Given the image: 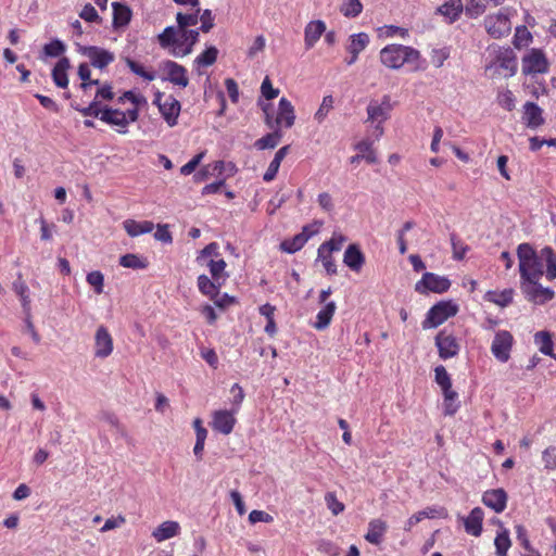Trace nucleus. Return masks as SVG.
<instances>
[{
    "instance_id": "f257e3e1",
    "label": "nucleus",
    "mask_w": 556,
    "mask_h": 556,
    "mask_svg": "<svg viewBox=\"0 0 556 556\" xmlns=\"http://www.w3.org/2000/svg\"><path fill=\"white\" fill-rule=\"evenodd\" d=\"M199 40V29H185L177 26H167L159 34L157 41L175 58H184L193 51Z\"/></svg>"
},
{
    "instance_id": "f03ea898",
    "label": "nucleus",
    "mask_w": 556,
    "mask_h": 556,
    "mask_svg": "<svg viewBox=\"0 0 556 556\" xmlns=\"http://www.w3.org/2000/svg\"><path fill=\"white\" fill-rule=\"evenodd\" d=\"M381 63L392 70H399L404 64L410 65L412 71L419 72L426 70V60L420 52L409 46L388 45L380 51Z\"/></svg>"
},
{
    "instance_id": "7ed1b4c3",
    "label": "nucleus",
    "mask_w": 556,
    "mask_h": 556,
    "mask_svg": "<svg viewBox=\"0 0 556 556\" xmlns=\"http://www.w3.org/2000/svg\"><path fill=\"white\" fill-rule=\"evenodd\" d=\"M519 261L520 281L541 279L544 275L542 257L529 243H521L517 248Z\"/></svg>"
},
{
    "instance_id": "20e7f679",
    "label": "nucleus",
    "mask_w": 556,
    "mask_h": 556,
    "mask_svg": "<svg viewBox=\"0 0 556 556\" xmlns=\"http://www.w3.org/2000/svg\"><path fill=\"white\" fill-rule=\"evenodd\" d=\"M490 56L491 60L485 65V71L505 78L513 77L517 73V56L510 48L496 47L490 52Z\"/></svg>"
},
{
    "instance_id": "39448f33",
    "label": "nucleus",
    "mask_w": 556,
    "mask_h": 556,
    "mask_svg": "<svg viewBox=\"0 0 556 556\" xmlns=\"http://www.w3.org/2000/svg\"><path fill=\"white\" fill-rule=\"evenodd\" d=\"M392 110L393 104L388 94H384L380 100H370L367 105V122L375 124V132L378 139L383 135L382 124L390 118Z\"/></svg>"
},
{
    "instance_id": "423d86ee",
    "label": "nucleus",
    "mask_w": 556,
    "mask_h": 556,
    "mask_svg": "<svg viewBox=\"0 0 556 556\" xmlns=\"http://www.w3.org/2000/svg\"><path fill=\"white\" fill-rule=\"evenodd\" d=\"M458 312V305L453 301H440L434 304L427 313L422 321L424 329L437 328L455 316Z\"/></svg>"
},
{
    "instance_id": "0eeeda50",
    "label": "nucleus",
    "mask_w": 556,
    "mask_h": 556,
    "mask_svg": "<svg viewBox=\"0 0 556 556\" xmlns=\"http://www.w3.org/2000/svg\"><path fill=\"white\" fill-rule=\"evenodd\" d=\"M539 280L540 279H530L520 281V289L529 302L535 305H544L554 299L555 291L552 288L543 287Z\"/></svg>"
},
{
    "instance_id": "6e6552de",
    "label": "nucleus",
    "mask_w": 556,
    "mask_h": 556,
    "mask_svg": "<svg viewBox=\"0 0 556 556\" xmlns=\"http://www.w3.org/2000/svg\"><path fill=\"white\" fill-rule=\"evenodd\" d=\"M270 104H266L263 106V111L266 114V124L270 127L276 126V129H280L281 127L290 128L293 126L295 121V113L292 103L286 99L281 98L278 103V112L277 116L271 123V116L269 114Z\"/></svg>"
},
{
    "instance_id": "1a4fd4ad",
    "label": "nucleus",
    "mask_w": 556,
    "mask_h": 556,
    "mask_svg": "<svg viewBox=\"0 0 556 556\" xmlns=\"http://www.w3.org/2000/svg\"><path fill=\"white\" fill-rule=\"evenodd\" d=\"M549 70V62L543 50L530 49L521 59V71L523 75L545 74Z\"/></svg>"
},
{
    "instance_id": "9d476101",
    "label": "nucleus",
    "mask_w": 556,
    "mask_h": 556,
    "mask_svg": "<svg viewBox=\"0 0 556 556\" xmlns=\"http://www.w3.org/2000/svg\"><path fill=\"white\" fill-rule=\"evenodd\" d=\"M483 25L486 33L495 39L506 37L511 31L510 18L504 11L486 15L483 20Z\"/></svg>"
},
{
    "instance_id": "9b49d317",
    "label": "nucleus",
    "mask_w": 556,
    "mask_h": 556,
    "mask_svg": "<svg viewBox=\"0 0 556 556\" xmlns=\"http://www.w3.org/2000/svg\"><path fill=\"white\" fill-rule=\"evenodd\" d=\"M451 286L446 277L435 275L433 273H425L419 281L415 285V291L420 294L428 292L443 293Z\"/></svg>"
},
{
    "instance_id": "f8f14e48",
    "label": "nucleus",
    "mask_w": 556,
    "mask_h": 556,
    "mask_svg": "<svg viewBox=\"0 0 556 556\" xmlns=\"http://www.w3.org/2000/svg\"><path fill=\"white\" fill-rule=\"evenodd\" d=\"M514 344V337L507 330H500L495 333L491 344L492 355L501 363H506L510 357Z\"/></svg>"
},
{
    "instance_id": "ddd939ff",
    "label": "nucleus",
    "mask_w": 556,
    "mask_h": 556,
    "mask_svg": "<svg viewBox=\"0 0 556 556\" xmlns=\"http://www.w3.org/2000/svg\"><path fill=\"white\" fill-rule=\"evenodd\" d=\"M161 99L162 93L159 92L154 103L159 106L162 117L169 127L176 126L181 109L180 102L173 96L166 97L163 102H161Z\"/></svg>"
},
{
    "instance_id": "4468645a",
    "label": "nucleus",
    "mask_w": 556,
    "mask_h": 556,
    "mask_svg": "<svg viewBox=\"0 0 556 556\" xmlns=\"http://www.w3.org/2000/svg\"><path fill=\"white\" fill-rule=\"evenodd\" d=\"M114 350V342L108 328L103 325L99 326L94 333V357L106 358Z\"/></svg>"
},
{
    "instance_id": "2eb2a0df",
    "label": "nucleus",
    "mask_w": 556,
    "mask_h": 556,
    "mask_svg": "<svg viewBox=\"0 0 556 556\" xmlns=\"http://www.w3.org/2000/svg\"><path fill=\"white\" fill-rule=\"evenodd\" d=\"M79 52L90 60L92 66L100 70L106 67L115 59L112 52L96 46L80 47Z\"/></svg>"
},
{
    "instance_id": "dca6fc26",
    "label": "nucleus",
    "mask_w": 556,
    "mask_h": 556,
    "mask_svg": "<svg viewBox=\"0 0 556 556\" xmlns=\"http://www.w3.org/2000/svg\"><path fill=\"white\" fill-rule=\"evenodd\" d=\"M162 71L166 74L165 80L179 86L181 88H186L189 84V79L187 76V70L178 64L177 62L166 60L161 64Z\"/></svg>"
},
{
    "instance_id": "f3484780",
    "label": "nucleus",
    "mask_w": 556,
    "mask_h": 556,
    "mask_svg": "<svg viewBox=\"0 0 556 556\" xmlns=\"http://www.w3.org/2000/svg\"><path fill=\"white\" fill-rule=\"evenodd\" d=\"M435 345L439 351V356L443 359L452 358L459 352V344L457 339L444 330L437 334Z\"/></svg>"
},
{
    "instance_id": "a211bd4d",
    "label": "nucleus",
    "mask_w": 556,
    "mask_h": 556,
    "mask_svg": "<svg viewBox=\"0 0 556 556\" xmlns=\"http://www.w3.org/2000/svg\"><path fill=\"white\" fill-rule=\"evenodd\" d=\"M237 413H235L232 409L231 410H226V409H219V410H215L213 413V418H212V422H211V426L213 428V430L222 433V434H229L232 432L233 430V427L236 425V415Z\"/></svg>"
},
{
    "instance_id": "6ab92c4d",
    "label": "nucleus",
    "mask_w": 556,
    "mask_h": 556,
    "mask_svg": "<svg viewBox=\"0 0 556 556\" xmlns=\"http://www.w3.org/2000/svg\"><path fill=\"white\" fill-rule=\"evenodd\" d=\"M522 123L531 129H536L544 124L543 110L534 102L523 104Z\"/></svg>"
},
{
    "instance_id": "aec40b11",
    "label": "nucleus",
    "mask_w": 556,
    "mask_h": 556,
    "mask_svg": "<svg viewBox=\"0 0 556 556\" xmlns=\"http://www.w3.org/2000/svg\"><path fill=\"white\" fill-rule=\"evenodd\" d=\"M446 516H447V511L443 507H437V506L427 507V508L414 514L413 516H410L407 519V521L405 522L404 530L410 531L414 526H416L417 523H419L421 520H424L426 518H429V519L445 518Z\"/></svg>"
},
{
    "instance_id": "412c9836",
    "label": "nucleus",
    "mask_w": 556,
    "mask_h": 556,
    "mask_svg": "<svg viewBox=\"0 0 556 556\" xmlns=\"http://www.w3.org/2000/svg\"><path fill=\"white\" fill-rule=\"evenodd\" d=\"M482 502L495 513H502L506 508L507 494L503 489L488 490L482 495Z\"/></svg>"
},
{
    "instance_id": "4be33fe9",
    "label": "nucleus",
    "mask_w": 556,
    "mask_h": 556,
    "mask_svg": "<svg viewBox=\"0 0 556 556\" xmlns=\"http://www.w3.org/2000/svg\"><path fill=\"white\" fill-rule=\"evenodd\" d=\"M100 119L106 124L119 127L118 132L121 134H126L128 131L126 114L121 110L104 108L101 112Z\"/></svg>"
},
{
    "instance_id": "5701e85b",
    "label": "nucleus",
    "mask_w": 556,
    "mask_h": 556,
    "mask_svg": "<svg viewBox=\"0 0 556 556\" xmlns=\"http://www.w3.org/2000/svg\"><path fill=\"white\" fill-rule=\"evenodd\" d=\"M326 31V24L321 20L311 21L304 28V43L306 49H312Z\"/></svg>"
},
{
    "instance_id": "b1692460",
    "label": "nucleus",
    "mask_w": 556,
    "mask_h": 556,
    "mask_svg": "<svg viewBox=\"0 0 556 556\" xmlns=\"http://www.w3.org/2000/svg\"><path fill=\"white\" fill-rule=\"evenodd\" d=\"M337 311V304L334 301L327 302L317 313L315 321L311 325L316 330H325L331 324V320Z\"/></svg>"
},
{
    "instance_id": "393cba45",
    "label": "nucleus",
    "mask_w": 556,
    "mask_h": 556,
    "mask_svg": "<svg viewBox=\"0 0 556 556\" xmlns=\"http://www.w3.org/2000/svg\"><path fill=\"white\" fill-rule=\"evenodd\" d=\"M343 263L351 270L358 273L365 264V256L356 244H350L343 255Z\"/></svg>"
},
{
    "instance_id": "a878e982",
    "label": "nucleus",
    "mask_w": 556,
    "mask_h": 556,
    "mask_svg": "<svg viewBox=\"0 0 556 556\" xmlns=\"http://www.w3.org/2000/svg\"><path fill=\"white\" fill-rule=\"evenodd\" d=\"M180 533V525L174 520H167L159 525L152 532L156 542H164Z\"/></svg>"
},
{
    "instance_id": "bb28decb",
    "label": "nucleus",
    "mask_w": 556,
    "mask_h": 556,
    "mask_svg": "<svg viewBox=\"0 0 556 556\" xmlns=\"http://www.w3.org/2000/svg\"><path fill=\"white\" fill-rule=\"evenodd\" d=\"M483 510L480 507H475L470 514L464 518L465 531L473 536H479L482 532Z\"/></svg>"
},
{
    "instance_id": "cd10ccee",
    "label": "nucleus",
    "mask_w": 556,
    "mask_h": 556,
    "mask_svg": "<svg viewBox=\"0 0 556 556\" xmlns=\"http://www.w3.org/2000/svg\"><path fill=\"white\" fill-rule=\"evenodd\" d=\"M387 522L380 518L372 519L368 523V531L365 535L366 541L371 544L379 545L382 542L383 535L387 532Z\"/></svg>"
},
{
    "instance_id": "c85d7f7f",
    "label": "nucleus",
    "mask_w": 556,
    "mask_h": 556,
    "mask_svg": "<svg viewBox=\"0 0 556 556\" xmlns=\"http://www.w3.org/2000/svg\"><path fill=\"white\" fill-rule=\"evenodd\" d=\"M71 67L70 60L67 58H61L52 70V80L59 88H67L68 77L67 71Z\"/></svg>"
},
{
    "instance_id": "c756f323",
    "label": "nucleus",
    "mask_w": 556,
    "mask_h": 556,
    "mask_svg": "<svg viewBox=\"0 0 556 556\" xmlns=\"http://www.w3.org/2000/svg\"><path fill=\"white\" fill-rule=\"evenodd\" d=\"M123 227L128 236L138 237L151 232L154 224L150 220L137 222L129 218L123 222Z\"/></svg>"
},
{
    "instance_id": "7c9ffc66",
    "label": "nucleus",
    "mask_w": 556,
    "mask_h": 556,
    "mask_svg": "<svg viewBox=\"0 0 556 556\" xmlns=\"http://www.w3.org/2000/svg\"><path fill=\"white\" fill-rule=\"evenodd\" d=\"M113 9V26L115 28L118 27H125L129 24L131 18V11L130 9L122 3L113 2L112 3Z\"/></svg>"
},
{
    "instance_id": "2f4dec72",
    "label": "nucleus",
    "mask_w": 556,
    "mask_h": 556,
    "mask_svg": "<svg viewBox=\"0 0 556 556\" xmlns=\"http://www.w3.org/2000/svg\"><path fill=\"white\" fill-rule=\"evenodd\" d=\"M438 11L445 16L450 23H453L464 11V4L462 0H448L439 7Z\"/></svg>"
},
{
    "instance_id": "473e14b6",
    "label": "nucleus",
    "mask_w": 556,
    "mask_h": 556,
    "mask_svg": "<svg viewBox=\"0 0 556 556\" xmlns=\"http://www.w3.org/2000/svg\"><path fill=\"white\" fill-rule=\"evenodd\" d=\"M484 299L501 307H506L513 302L514 290L508 288L502 291H488L484 295Z\"/></svg>"
},
{
    "instance_id": "72a5a7b5",
    "label": "nucleus",
    "mask_w": 556,
    "mask_h": 556,
    "mask_svg": "<svg viewBox=\"0 0 556 556\" xmlns=\"http://www.w3.org/2000/svg\"><path fill=\"white\" fill-rule=\"evenodd\" d=\"M443 394V412L446 416H453L458 410L460 404L458 401V394L452 388L442 390Z\"/></svg>"
},
{
    "instance_id": "f704fd0d",
    "label": "nucleus",
    "mask_w": 556,
    "mask_h": 556,
    "mask_svg": "<svg viewBox=\"0 0 556 556\" xmlns=\"http://www.w3.org/2000/svg\"><path fill=\"white\" fill-rule=\"evenodd\" d=\"M12 288L14 292L20 296L22 307L26 315L30 312V298H29V289L25 281L22 279L21 275L13 282Z\"/></svg>"
},
{
    "instance_id": "c9c22d12",
    "label": "nucleus",
    "mask_w": 556,
    "mask_h": 556,
    "mask_svg": "<svg viewBox=\"0 0 556 556\" xmlns=\"http://www.w3.org/2000/svg\"><path fill=\"white\" fill-rule=\"evenodd\" d=\"M222 285V281L217 282L213 278L210 279L206 275H200L198 277L199 291L210 299L217 295V291L220 289Z\"/></svg>"
},
{
    "instance_id": "e433bc0d",
    "label": "nucleus",
    "mask_w": 556,
    "mask_h": 556,
    "mask_svg": "<svg viewBox=\"0 0 556 556\" xmlns=\"http://www.w3.org/2000/svg\"><path fill=\"white\" fill-rule=\"evenodd\" d=\"M206 266L208 267L210 274L215 281H222L224 283L229 275L225 271L227 264L223 258H211L207 261Z\"/></svg>"
},
{
    "instance_id": "4c0bfd02",
    "label": "nucleus",
    "mask_w": 556,
    "mask_h": 556,
    "mask_svg": "<svg viewBox=\"0 0 556 556\" xmlns=\"http://www.w3.org/2000/svg\"><path fill=\"white\" fill-rule=\"evenodd\" d=\"M534 343L539 346V350L544 355L551 356L556 359L554 354V343L552 337L547 331H539L534 334Z\"/></svg>"
},
{
    "instance_id": "58836bf2",
    "label": "nucleus",
    "mask_w": 556,
    "mask_h": 556,
    "mask_svg": "<svg viewBox=\"0 0 556 556\" xmlns=\"http://www.w3.org/2000/svg\"><path fill=\"white\" fill-rule=\"evenodd\" d=\"M201 12V8L191 9L190 12H178L176 14L177 27L190 29L189 27H193L199 23V14Z\"/></svg>"
},
{
    "instance_id": "ea45409f",
    "label": "nucleus",
    "mask_w": 556,
    "mask_h": 556,
    "mask_svg": "<svg viewBox=\"0 0 556 556\" xmlns=\"http://www.w3.org/2000/svg\"><path fill=\"white\" fill-rule=\"evenodd\" d=\"M369 43V37L366 33L353 34L350 36V43L346 50L350 54H359Z\"/></svg>"
},
{
    "instance_id": "a19ab883",
    "label": "nucleus",
    "mask_w": 556,
    "mask_h": 556,
    "mask_svg": "<svg viewBox=\"0 0 556 556\" xmlns=\"http://www.w3.org/2000/svg\"><path fill=\"white\" fill-rule=\"evenodd\" d=\"M541 257L546 263V278L552 281L556 278V254L551 247L541 250Z\"/></svg>"
},
{
    "instance_id": "79ce46f5",
    "label": "nucleus",
    "mask_w": 556,
    "mask_h": 556,
    "mask_svg": "<svg viewBox=\"0 0 556 556\" xmlns=\"http://www.w3.org/2000/svg\"><path fill=\"white\" fill-rule=\"evenodd\" d=\"M494 545L496 556H507V552L511 546V541L507 529H501L497 532L494 539Z\"/></svg>"
},
{
    "instance_id": "37998d69",
    "label": "nucleus",
    "mask_w": 556,
    "mask_h": 556,
    "mask_svg": "<svg viewBox=\"0 0 556 556\" xmlns=\"http://www.w3.org/2000/svg\"><path fill=\"white\" fill-rule=\"evenodd\" d=\"M533 40L532 34L529 31L527 26L521 25L515 28V35L513 38V45L516 49H522L528 47Z\"/></svg>"
},
{
    "instance_id": "c03bdc74",
    "label": "nucleus",
    "mask_w": 556,
    "mask_h": 556,
    "mask_svg": "<svg viewBox=\"0 0 556 556\" xmlns=\"http://www.w3.org/2000/svg\"><path fill=\"white\" fill-rule=\"evenodd\" d=\"M218 56V50L214 46L207 47L202 53L194 59L197 67H207L213 65Z\"/></svg>"
},
{
    "instance_id": "a18cd8bd",
    "label": "nucleus",
    "mask_w": 556,
    "mask_h": 556,
    "mask_svg": "<svg viewBox=\"0 0 556 556\" xmlns=\"http://www.w3.org/2000/svg\"><path fill=\"white\" fill-rule=\"evenodd\" d=\"M317 261L323 264V267L325 268L326 273L328 275H336L337 274V265L334 262V258L332 257V252H329L325 250L321 247H318L317 249Z\"/></svg>"
},
{
    "instance_id": "49530a36",
    "label": "nucleus",
    "mask_w": 556,
    "mask_h": 556,
    "mask_svg": "<svg viewBox=\"0 0 556 556\" xmlns=\"http://www.w3.org/2000/svg\"><path fill=\"white\" fill-rule=\"evenodd\" d=\"M489 5V0H468L464 7L465 14L470 18L482 15Z\"/></svg>"
},
{
    "instance_id": "de8ad7c7",
    "label": "nucleus",
    "mask_w": 556,
    "mask_h": 556,
    "mask_svg": "<svg viewBox=\"0 0 556 556\" xmlns=\"http://www.w3.org/2000/svg\"><path fill=\"white\" fill-rule=\"evenodd\" d=\"M281 139V134L279 129H275L273 132L267 134L266 136L257 139L254 146L258 150L274 149L278 146Z\"/></svg>"
},
{
    "instance_id": "09e8293b",
    "label": "nucleus",
    "mask_w": 556,
    "mask_h": 556,
    "mask_svg": "<svg viewBox=\"0 0 556 556\" xmlns=\"http://www.w3.org/2000/svg\"><path fill=\"white\" fill-rule=\"evenodd\" d=\"M125 63L135 75L140 76L147 81H152L156 78L155 72L146 70L143 65L130 58H125Z\"/></svg>"
},
{
    "instance_id": "8fccbe9b",
    "label": "nucleus",
    "mask_w": 556,
    "mask_h": 556,
    "mask_svg": "<svg viewBox=\"0 0 556 556\" xmlns=\"http://www.w3.org/2000/svg\"><path fill=\"white\" fill-rule=\"evenodd\" d=\"M363 11L361 0H343L340 5V12L343 16L353 18L358 16Z\"/></svg>"
},
{
    "instance_id": "3c124183",
    "label": "nucleus",
    "mask_w": 556,
    "mask_h": 556,
    "mask_svg": "<svg viewBox=\"0 0 556 556\" xmlns=\"http://www.w3.org/2000/svg\"><path fill=\"white\" fill-rule=\"evenodd\" d=\"M305 244L306 241L304 240V237H301L299 233H296L292 238L283 240L280 243V250L288 254H293L300 251Z\"/></svg>"
},
{
    "instance_id": "603ef678",
    "label": "nucleus",
    "mask_w": 556,
    "mask_h": 556,
    "mask_svg": "<svg viewBox=\"0 0 556 556\" xmlns=\"http://www.w3.org/2000/svg\"><path fill=\"white\" fill-rule=\"evenodd\" d=\"M119 265L125 268L143 269L148 266V263L137 254L128 253L119 257Z\"/></svg>"
},
{
    "instance_id": "864d4df0",
    "label": "nucleus",
    "mask_w": 556,
    "mask_h": 556,
    "mask_svg": "<svg viewBox=\"0 0 556 556\" xmlns=\"http://www.w3.org/2000/svg\"><path fill=\"white\" fill-rule=\"evenodd\" d=\"M219 256V245L217 242H211L206 247H204L197 255L195 262L200 265H206V258L210 257H218Z\"/></svg>"
},
{
    "instance_id": "5fc2aeb1",
    "label": "nucleus",
    "mask_w": 556,
    "mask_h": 556,
    "mask_svg": "<svg viewBox=\"0 0 556 556\" xmlns=\"http://www.w3.org/2000/svg\"><path fill=\"white\" fill-rule=\"evenodd\" d=\"M91 71L89 68V65L87 63H81L78 66V76L83 80V83L79 85V87L87 91L91 86H99L100 81L98 79H91L90 78Z\"/></svg>"
},
{
    "instance_id": "6e6d98bb",
    "label": "nucleus",
    "mask_w": 556,
    "mask_h": 556,
    "mask_svg": "<svg viewBox=\"0 0 556 556\" xmlns=\"http://www.w3.org/2000/svg\"><path fill=\"white\" fill-rule=\"evenodd\" d=\"M372 143L369 140H362L355 144V150L359 152V154L364 157V160L369 164L377 163L378 159L375 151L371 148Z\"/></svg>"
},
{
    "instance_id": "4d7b16f0",
    "label": "nucleus",
    "mask_w": 556,
    "mask_h": 556,
    "mask_svg": "<svg viewBox=\"0 0 556 556\" xmlns=\"http://www.w3.org/2000/svg\"><path fill=\"white\" fill-rule=\"evenodd\" d=\"M348 238L340 233V232H333L332 237L328 240L321 243L319 247L324 248L325 250L329 252H339L343 244L346 242Z\"/></svg>"
},
{
    "instance_id": "13d9d810",
    "label": "nucleus",
    "mask_w": 556,
    "mask_h": 556,
    "mask_svg": "<svg viewBox=\"0 0 556 556\" xmlns=\"http://www.w3.org/2000/svg\"><path fill=\"white\" fill-rule=\"evenodd\" d=\"M498 105L506 111H513L516 106V98L509 89L500 90L496 97Z\"/></svg>"
},
{
    "instance_id": "bf43d9fd",
    "label": "nucleus",
    "mask_w": 556,
    "mask_h": 556,
    "mask_svg": "<svg viewBox=\"0 0 556 556\" xmlns=\"http://www.w3.org/2000/svg\"><path fill=\"white\" fill-rule=\"evenodd\" d=\"M451 50L448 47L434 48L430 52V61L437 68L443 66L444 62L450 58Z\"/></svg>"
},
{
    "instance_id": "052dcab7",
    "label": "nucleus",
    "mask_w": 556,
    "mask_h": 556,
    "mask_svg": "<svg viewBox=\"0 0 556 556\" xmlns=\"http://www.w3.org/2000/svg\"><path fill=\"white\" fill-rule=\"evenodd\" d=\"M415 227V223L413 220H407L403 224L402 228L396 232V241L399 245V252L404 255L407 252V241L405 235L407 231Z\"/></svg>"
},
{
    "instance_id": "680f3d73",
    "label": "nucleus",
    "mask_w": 556,
    "mask_h": 556,
    "mask_svg": "<svg viewBox=\"0 0 556 556\" xmlns=\"http://www.w3.org/2000/svg\"><path fill=\"white\" fill-rule=\"evenodd\" d=\"M434 380L441 388V391L452 388L451 376L448 375L445 367L442 365H439L434 368Z\"/></svg>"
},
{
    "instance_id": "e2e57ef3",
    "label": "nucleus",
    "mask_w": 556,
    "mask_h": 556,
    "mask_svg": "<svg viewBox=\"0 0 556 556\" xmlns=\"http://www.w3.org/2000/svg\"><path fill=\"white\" fill-rule=\"evenodd\" d=\"M325 503L333 516H338L345 509L344 504L338 500L334 492H327L325 494Z\"/></svg>"
},
{
    "instance_id": "0e129e2a",
    "label": "nucleus",
    "mask_w": 556,
    "mask_h": 556,
    "mask_svg": "<svg viewBox=\"0 0 556 556\" xmlns=\"http://www.w3.org/2000/svg\"><path fill=\"white\" fill-rule=\"evenodd\" d=\"M64 51H65V45L59 39H53L49 43H46L43 46V50H42L43 55L50 56V58L60 56L61 54L64 53Z\"/></svg>"
},
{
    "instance_id": "69168bd1",
    "label": "nucleus",
    "mask_w": 556,
    "mask_h": 556,
    "mask_svg": "<svg viewBox=\"0 0 556 556\" xmlns=\"http://www.w3.org/2000/svg\"><path fill=\"white\" fill-rule=\"evenodd\" d=\"M332 108H333L332 96H325L323 98L319 109L317 110V112L314 115V118L317 121V123L321 124L326 119L328 113L332 110Z\"/></svg>"
},
{
    "instance_id": "338daca9",
    "label": "nucleus",
    "mask_w": 556,
    "mask_h": 556,
    "mask_svg": "<svg viewBox=\"0 0 556 556\" xmlns=\"http://www.w3.org/2000/svg\"><path fill=\"white\" fill-rule=\"evenodd\" d=\"M86 280L93 288L97 294L103 293L104 276L100 270L90 271L87 275Z\"/></svg>"
},
{
    "instance_id": "774afa93",
    "label": "nucleus",
    "mask_w": 556,
    "mask_h": 556,
    "mask_svg": "<svg viewBox=\"0 0 556 556\" xmlns=\"http://www.w3.org/2000/svg\"><path fill=\"white\" fill-rule=\"evenodd\" d=\"M451 244L453 251V258L460 261L465 257L466 253L469 250V247L465 244L463 241L458 240L455 235L451 236Z\"/></svg>"
}]
</instances>
